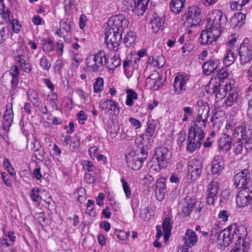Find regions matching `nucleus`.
I'll return each mask as SVG.
<instances>
[{
	"label": "nucleus",
	"mask_w": 252,
	"mask_h": 252,
	"mask_svg": "<svg viewBox=\"0 0 252 252\" xmlns=\"http://www.w3.org/2000/svg\"><path fill=\"white\" fill-rule=\"evenodd\" d=\"M140 153L141 156L139 158L143 161L144 159H147L148 157V148L146 147H142L140 148Z\"/></svg>",
	"instance_id": "nucleus-55"
},
{
	"label": "nucleus",
	"mask_w": 252,
	"mask_h": 252,
	"mask_svg": "<svg viewBox=\"0 0 252 252\" xmlns=\"http://www.w3.org/2000/svg\"><path fill=\"white\" fill-rule=\"evenodd\" d=\"M218 118L216 117L215 118L214 117H212L211 119V121L213 122V130L211 131L210 136L211 137H214L216 135V132L218 131L220 129V122H217ZM220 122V121H219Z\"/></svg>",
	"instance_id": "nucleus-42"
},
{
	"label": "nucleus",
	"mask_w": 252,
	"mask_h": 252,
	"mask_svg": "<svg viewBox=\"0 0 252 252\" xmlns=\"http://www.w3.org/2000/svg\"><path fill=\"white\" fill-rule=\"evenodd\" d=\"M194 201L189 198H186L181 205L179 206L181 210L179 213L183 215V217H187L190 215V212L192 211L194 207Z\"/></svg>",
	"instance_id": "nucleus-25"
},
{
	"label": "nucleus",
	"mask_w": 252,
	"mask_h": 252,
	"mask_svg": "<svg viewBox=\"0 0 252 252\" xmlns=\"http://www.w3.org/2000/svg\"><path fill=\"white\" fill-rule=\"evenodd\" d=\"M87 20L88 19L86 15L84 14L81 15L79 19V26L81 29H83L86 26Z\"/></svg>",
	"instance_id": "nucleus-62"
},
{
	"label": "nucleus",
	"mask_w": 252,
	"mask_h": 252,
	"mask_svg": "<svg viewBox=\"0 0 252 252\" xmlns=\"http://www.w3.org/2000/svg\"><path fill=\"white\" fill-rule=\"evenodd\" d=\"M40 66L44 70H48L51 66V62L45 55H43L40 59Z\"/></svg>",
	"instance_id": "nucleus-39"
},
{
	"label": "nucleus",
	"mask_w": 252,
	"mask_h": 252,
	"mask_svg": "<svg viewBox=\"0 0 252 252\" xmlns=\"http://www.w3.org/2000/svg\"><path fill=\"white\" fill-rule=\"evenodd\" d=\"M151 216L150 209L149 208L142 209L140 214V217L144 221H148L150 220Z\"/></svg>",
	"instance_id": "nucleus-47"
},
{
	"label": "nucleus",
	"mask_w": 252,
	"mask_h": 252,
	"mask_svg": "<svg viewBox=\"0 0 252 252\" xmlns=\"http://www.w3.org/2000/svg\"><path fill=\"white\" fill-rule=\"evenodd\" d=\"M152 60L153 61H155L156 63L155 65L159 68L162 67L165 63V59L163 56L157 57L155 60L154 59V58L152 57Z\"/></svg>",
	"instance_id": "nucleus-52"
},
{
	"label": "nucleus",
	"mask_w": 252,
	"mask_h": 252,
	"mask_svg": "<svg viewBox=\"0 0 252 252\" xmlns=\"http://www.w3.org/2000/svg\"><path fill=\"white\" fill-rule=\"evenodd\" d=\"M232 140V138L229 135L223 134L218 141L220 149L224 153L227 152L230 149Z\"/></svg>",
	"instance_id": "nucleus-23"
},
{
	"label": "nucleus",
	"mask_w": 252,
	"mask_h": 252,
	"mask_svg": "<svg viewBox=\"0 0 252 252\" xmlns=\"http://www.w3.org/2000/svg\"><path fill=\"white\" fill-rule=\"evenodd\" d=\"M188 78L183 75H179L174 78L173 87L174 92L176 94H183L186 90V84Z\"/></svg>",
	"instance_id": "nucleus-16"
},
{
	"label": "nucleus",
	"mask_w": 252,
	"mask_h": 252,
	"mask_svg": "<svg viewBox=\"0 0 252 252\" xmlns=\"http://www.w3.org/2000/svg\"><path fill=\"white\" fill-rule=\"evenodd\" d=\"M250 173L247 169H244L238 173L234 177V183L238 188L249 189L250 186Z\"/></svg>",
	"instance_id": "nucleus-13"
},
{
	"label": "nucleus",
	"mask_w": 252,
	"mask_h": 252,
	"mask_svg": "<svg viewBox=\"0 0 252 252\" xmlns=\"http://www.w3.org/2000/svg\"><path fill=\"white\" fill-rule=\"evenodd\" d=\"M200 13L201 10L197 6L189 7L184 15L185 23L187 26L192 27L199 25L201 22Z\"/></svg>",
	"instance_id": "nucleus-7"
},
{
	"label": "nucleus",
	"mask_w": 252,
	"mask_h": 252,
	"mask_svg": "<svg viewBox=\"0 0 252 252\" xmlns=\"http://www.w3.org/2000/svg\"><path fill=\"white\" fill-rule=\"evenodd\" d=\"M61 33H63V37L66 42H69V39H67L68 35L70 32V21L66 20L64 21H61L60 24Z\"/></svg>",
	"instance_id": "nucleus-30"
},
{
	"label": "nucleus",
	"mask_w": 252,
	"mask_h": 252,
	"mask_svg": "<svg viewBox=\"0 0 252 252\" xmlns=\"http://www.w3.org/2000/svg\"><path fill=\"white\" fill-rule=\"evenodd\" d=\"M155 125L153 121H149L147 123V128L146 130V136L152 137L155 132Z\"/></svg>",
	"instance_id": "nucleus-41"
},
{
	"label": "nucleus",
	"mask_w": 252,
	"mask_h": 252,
	"mask_svg": "<svg viewBox=\"0 0 252 252\" xmlns=\"http://www.w3.org/2000/svg\"><path fill=\"white\" fill-rule=\"evenodd\" d=\"M247 115L249 119L252 121V99L249 100Z\"/></svg>",
	"instance_id": "nucleus-64"
},
{
	"label": "nucleus",
	"mask_w": 252,
	"mask_h": 252,
	"mask_svg": "<svg viewBox=\"0 0 252 252\" xmlns=\"http://www.w3.org/2000/svg\"><path fill=\"white\" fill-rule=\"evenodd\" d=\"M155 158L161 167H166L172 157L171 152L164 147L157 148L155 152Z\"/></svg>",
	"instance_id": "nucleus-12"
},
{
	"label": "nucleus",
	"mask_w": 252,
	"mask_h": 252,
	"mask_svg": "<svg viewBox=\"0 0 252 252\" xmlns=\"http://www.w3.org/2000/svg\"><path fill=\"white\" fill-rule=\"evenodd\" d=\"M150 0H125L123 1V3L126 5L127 8L131 10H133V7L137 10H141L142 12H144L147 8Z\"/></svg>",
	"instance_id": "nucleus-17"
},
{
	"label": "nucleus",
	"mask_w": 252,
	"mask_h": 252,
	"mask_svg": "<svg viewBox=\"0 0 252 252\" xmlns=\"http://www.w3.org/2000/svg\"><path fill=\"white\" fill-rule=\"evenodd\" d=\"M14 56L15 60L19 63H24L27 59L26 56V52L21 48L17 49L14 52Z\"/></svg>",
	"instance_id": "nucleus-33"
},
{
	"label": "nucleus",
	"mask_w": 252,
	"mask_h": 252,
	"mask_svg": "<svg viewBox=\"0 0 252 252\" xmlns=\"http://www.w3.org/2000/svg\"><path fill=\"white\" fill-rule=\"evenodd\" d=\"M183 240L185 245L183 247V249L186 250L196 244L198 241V237L194 231L189 229L185 233Z\"/></svg>",
	"instance_id": "nucleus-18"
},
{
	"label": "nucleus",
	"mask_w": 252,
	"mask_h": 252,
	"mask_svg": "<svg viewBox=\"0 0 252 252\" xmlns=\"http://www.w3.org/2000/svg\"><path fill=\"white\" fill-rule=\"evenodd\" d=\"M28 97L31 100V102L36 107H38L40 104L39 101V95L37 93L33 90H29L28 92Z\"/></svg>",
	"instance_id": "nucleus-36"
},
{
	"label": "nucleus",
	"mask_w": 252,
	"mask_h": 252,
	"mask_svg": "<svg viewBox=\"0 0 252 252\" xmlns=\"http://www.w3.org/2000/svg\"><path fill=\"white\" fill-rule=\"evenodd\" d=\"M12 24L13 31L15 33L19 32L21 29V25L19 24L18 20L16 19H13L12 21Z\"/></svg>",
	"instance_id": "nucleus-56"
},
{
	"label": "nucleus",
	"mask_w": 252,
	"mask_h": 252,
	"mask_svg": "<svg viewBox=\"0 0 252 252\" xmlns=\"http://www.w3.org/2000/svg\"><path fill=\"white\" fill-rule=\"evenodd\" d=\"M204 138L205 137L203 136H200L199 135L192 132L191 130H189L187 150L189 152L192 153L198 149L200 147L202 142Z\"/></svg>",
	"instance_id": "nucleus-9"
},
{
	"label": "nucleus",
	"mask_w": 252,
	"mask_h": 252,
	"mask_svg": "<svg viewBox=\"0 0 252 252\" xmlns=\"http://www.w3.org/2000/svg\"><path fill=\"white\" fill-rule=\"evenodd\" d=\"M243 143L239 141L236 142L233 144V145L235 146L234 152L236 155L241 154L243 149Z\"/></svg>",
	"instance_id": "nucleus-54"
},
{
	"label": "nucleus",
	"mask_w": 252,
	"mask_h": 252,
	"mask_svg": "<svg viewBox=\"0 0 252 252\" xmlns=\"http://www.w3.org/2000/svg\"><path fill=\"white\" fill-rule=\"evenodd\" d=\"M208 93L210 94H214L217 93L219 89L220 85L219 81H217L216 78H212L209 81L208 85Z\"/></svg>",
	"instance_id": "nucleus-31"
},
{
	"label": "nucleus",
	"mask_w": 252,
	"mask_h": 252,
	"mask_svg": "<svg viewBox=\"0 0 252 252\" xmlns=\"http://www.w3.org/2000/svg\"><path fill=\"white\" fill-rule=\"evenodd\" d=\"M220 189V184L217 180H212L208 185L206 191V202L208 205H214L218 199L217 194Z\"/></svg>",
	"instance_id": "nucleus-11"
},
{
	"label": "nucleus",
	"mask_w": 252,
	"mask_h": 252,
	"mask_svg": "<svg viewBox=\"0 0 252 252\" xmlns=\"http://www.w3.org/2000/svg\"><path fill=\"white\" fill-rule=\"evenodd\" d=\"M30 196L32 201L34 202L38 201L40 198L39 189L38 188L32 189L30 192Z\"/></svg>",
	"instance_id": "nucleus-44"
},
{
	"label": "nucleus",
	"mask_w": 252,
	"mask_h": 252,
	"mask_svg": "<svg viewBox=\"0 0 252 252\" xmlns=\"http://www.w3.org/2000/svg\"><path fill=\"white\" fill-rule=\"evenodd\" d=\"M100 106L102 109L104 110L106 112L112 111L115 113H119L120 112V108L118 103L110 99L101 100Z\"/></svg>",
	"instance_id": "nucleus-22"
},
{
	"label": "nucleus",
	"mask_w": 252,
	"mask_h": 252,
	"mask_svg": "<svg viewBox=\"0 0 252 252\" xmlns=\"http://www.w3.org/2000/svg\"><path fill=\"white\" fill-rule=\"evenodd\" d=\"M209 106L205 105L199 107L198 114L193 124L191 126L189 130L199 135L200 136H205V129L209 116Z\"/></svg>",
	"instance_id": "nucleus-3"
},
{
	"label": "nucleus",
	"mask_w": 252,
	"mask_h": 252,
	"mask_svg": "<svg viewBox=\"0 0 252 252\" xmlns=\"http://www.w3.org/2000/svg\"><path fill=\"white\" fill-rule=\"evenodd\" d=\"M219 217L223 221H226L229 217V213L226 210L220 211L219 214Z\"/></svg>",
	"instance_id": "nucleus-59"
},
{
	"label": "nucleus",
	"mask_w": 252,
	"mask_h": 252,
	"mask_svg": "<svg viewBox=\"0 0 252 252\" xmlns=\"http://www.w3.org/2000/svg\"><path fill=\"white\" fill-rule=\"evenodd\" d=\"M63 66V61L62 60H58L56 61L54 64L55 71L57 72H60L61 69Z\"/></svg>",
	"instance_id": "nucleus-61"
},
{
	"label": "nucleus",
	"mask_w": 252,
	"mask_h": 252,
	"mask_svg": "<svg viewBox=\"0 0 252 252\" xmlns=\"http://www.w3.org/2000/svg\"><path fill=\"white\" fill-rule=\"evenodd\" d=\"M121 181L123 184V188L126 194V196L127 197H129L131 195L130 188L129 187V186L128 185L126 181V180L122 178L121 179Z\"/></svg>",
	"instance_id": "nucleus-48"
},
{
	"label": "nucleus",
	"mask_w": 252,
	"mask_h": 252,
	"mask_svg": "<svg viewBox=\"0 0 252 252\" xmlns=\"http://www.w3.org/2000/svg\"><path fill=\"white\" fill-rule=\"evenodd\" d=\"M252 200V189H243L238 192L236 201L238 206L243 208L247 206Z\"/></svg>",
	"instance_id": "nucleus-14"
},
{
	"label": "nucleus",
	"mask_w": 252,
	"mask_h": 252,
	"mask_svg": "<svg viewBox=\"0 0 252 252\" xmlns=\"http://www.w3.org/2000/svg\"><path fill=\"white\" fill-rule=\"evenodd\" d=\"M249 248V242L246 240L235 245L233 252H247Z\"/></svg>",
	"instance_id": "nucleus-37"
},
{
	"label": "nucleus",
	"mask_w": 252,
	"mask_h": 252,
	"mask_svg": "<svg viewBox=\"0 0 252 252\" xmlns=\"http://www.w3.org/2000/svg\"><path fill=\"white\" fill-rule=\"evenodd\" d=\"M106 52L100 50L95 54H91L86 59V68L91 72H97L102 70L104 64Z\"/></svg>",
	"instance_id": "nucleus-4"
},
{
	"label": "nucleus",
	"mask_w": 252,
	"mask_h": 252,
	"mask_svg": "<svg viewBox=\"0 0 252 252\" xmlns=\"http://www.w3.org/2000/svg\"><path fill=\"white\" fill-rule=\"evenodd\" d=\"M219 232L215 234L219 241H222L220 245L222 247H226L231 244L235 245L237 243H242L243 241L248 240L246 237L247 230L243 225H236V224L231 225L226 229L222 230L218 236Z\"/></svg>",
	"instance_id": "nucleus-2"
},
{
	"label": "nucleus",
	"mask_w": 252,
	"mask_h": 252,
	"mask_svg": "<svg viewBox=\"0 0 252 252\" xmlns=\"http://www.w3.org/2000/svg\"><path fill=\"white\" fill-rule=\"evenodd\" d=\"M211 172L213 174H220L223 171L224 167V159L221 156H216L211 162Z\"/></svg>",
	"instance_id": "nucleus-20"
},
{
	"label": "nucleus",
	"mask_w": 252,
	"mask_h": 252,
	"mask_svg": "<svg viewBox=\"0 0 252 252\" xmlns=\"http://www.w3.org/2000/svg\"><path fill=\"white\" fill-rule=\"evenodd\" d=\"M126 158L128 167L133 170H138L142 166L143 160L139 158V155H129L126 157Z\"/></svg>",
	"instance_id": "nucleus-21"
},
{
	"label": "nucleus",
	"mask_w": 252,
	"mask_h": 252,
	"mask_svg": "<svg viewBox=\"0 0 252 252\" xmlns=\"http://www.w3.org/2000/svg\"><path fill=\"white\" fill-rule=\"evenodd\" d=\"M121 64V60L119 57L114 56L110 59H108L106 53V58H104V64L110 70H114Z\"/></svg>",
	"instance_id": "nucleus-29"
},
{
	"label": "nucleus",
	"mask_w": 252,
	"mask_h": 252,
	"mask_svg": "<svg viewBox=\"0 0 252 252\" xmlns=\"http://www.w3.org/2000/svg\"><path fill=\"white\" fill-rule=\"evenodd\" d=\"M186 0H171L170 3L171 10L177 14L183 11L185 8Z\"/></svg>",
	"instance_id": "nucleus-26"
},
{
	"label": "nucleus",
	"mask_w": 252,
	"mask_h": 252,
	"mask_svg": "<svg viewBox=\"0 0 252 252\" xmlns=\"http://www.w3.org/2000/svg\"><path fill=\"white\" fill-rule=\"evenodd\" d=\"M135 40L134 33L132 32H129L124 38V42L126 46H130Z\"/></svg>",
	"instance_id": "nucleus-45"
},
{
	"label": "nucleus",
	"mask_w": 252,
	"mask_h": 252,
	"mask_svg": "<svg viewBox=\"0 0 252 252\" xmlns=\"http://www.w3.org/2000/svg\"><path fill=\"white\" fill-rule=\"evenodd\" d=\"M82 165L84 168L86 169L89 172L93 171L95 169V167L93 163L88 160H83Z\"/></svg>",
	"instance_id": "nucleus-50"
},
{
	"label": "nucleus",
	"mask_w": 252,
	"mask_h": 252,
	"mask_svg": "<svg viewBox=\"0 0 252 252\" xmlns=\"http://www.w3.org/2000/svg\"><path fill=\"white\" fill-rule=\"evenodd\" d=\"M237 54H235L231 50H229L223 58V63L226 66H230L235 61Z\"/></svg>",
	"instance_id": "nucleus-32"
},
{
	"label": "nucleus",
	"mask_w": 252,
	"mask_h": 252,
	"mask_svg": "<svg viewBox=\"0 0 252 252\" xmlns=\"http://www.w3.org/2000/svg\"><path fill=\"white\" fill-rule=\"evenodd\" d=\"M238 97V93L235 91H233L232 92L228 94L226 99L224 102V104L226 106H231L236 102Z\"/></svg>",
	"instance_id": "nucleus-35"
},
{
	"label": "nucleus",
	"mask_w": 252,
	"mask_h": 252,
	"mask_svg": "<svg viewBox=\"0 0 252 252\" xmlns=\"http://www.w3.org/2000/svg\"><path fill=\"white\" fill-rule=\"evenodd\" d=\"M131 63V62L130 61H125L123 63V67L124 68V71L128 78L131 76V74H128V73L127 72L128 69L130 68V65Z\"/></svg>",
	"instance_id": "nucleus-58"
},
{
	"label": "nucleus",
	"mask_w": 252,
	"mask_h": 252,
	"mask_svg": "<svg viewBox=\"0 0 252 252\" xmlns=\"http://www.w3.org/2000/svg\"><path fill=\"white\" fill-rule=\"evenodd\" d=\"M123 32L114 31L112 29H106L105 32V41L111 50L116 51L122 39Z\"/></svg>",
	"instance_id": "nucleus-5"
},
{
	"label": "nucleus",
	"mask_w": 252,
	"mask_h": 252,
	"mask_svg": "<svg viewBox=\"0 0 252 252\" xmlns=\"http://www.w3.org/2000/svg\"><path fill=\"white\" fill-rule=\"evenodd\" d=\"M8 36V30L4 27L0 30V44L2 43Z\"/></svg>",
	"instance_id": "nucleus-49"
},
{
	"label": "nucleus",
	"mask_w": 252,
	"mask_h": 252,
	"mask_svg": "<svg viewBox=\"0 0 252 252\" xmlns=\"http://www.w3.org/2000/svg\"><path fill=\"white\" fill-rule=\"evenodd\" d=\"M167 192V188L165 184L162 181L158 180L157 182L155 190L156 198L159 201H162L165 198Z\"/></svg>",
	"instance_id": "nucleus-24"
},
{
	"label": "nucleus",
	"mask_w": 252,
	"mask_h": 252,
	"mask_svg": "<svg viewBox=\"0 0 252 252\" xmlns=\"http://www.w3.org/2000/svg\"><path fill=\"white\" fill-rule=\"evenodd\" d=\"M11 14V11L8 8H6L3 4L1 12L0 13V15H1V17L4 19L6 22H9L10 20Z\"/></svg>",
	"instance_id": "nucleus-43"
},
{
	"label": "nucleus",
	"mask_w": 252,
	"mask_h": 252,
	"mask_svg": "<svg viewBox=\"0 0 252 252\" xmlns=\"http://www.w3.org/2000/svg\"><path fill=\"white\" fill-rule=\"evenodd\" d=\"M162 227L164 232H170L171 231L172 225L171 224V220L169 217H166L163 220Z\"/></svg>",
	"instance_id": "nucleus-46"
},
{
	"label": "nucleus",
	"mask_w": 252,
	"mask_h": 252,
	"mask_svg": "<svg viewBox=\"0 0 252 252\" xmlns=\"http://www.w3.org/2000/svg\"><path fill=\"white\" fill-rule=\"evenodd\" d=\"M115 234L117 237L120 240H125L126 239V232L122 230H116Z\"/></svg>",
	"instance_id": "nucleus-60"
},
{
	"label": "nucleus",
	"mask_w": 252,
	"mask_h": 252,
	"mask_svg": "<svg viewBox=\"0 0 252 252\" xmlns=\"http://www.w3.org/2000/svg\"><path fill=\"white\" fill-rule=\"evenodd\" d=\"M64 44L62 40H59L56 44V52L59 56L63 55V52Z\"/></svg>",
	"instance_id": "nucleus-53"
},
{
	"label": "nucleus",
	"mask_w": 252,
	"mask_h": 252,
	"mask_svg": "<svg viewBox=\"0 0 252 252\" xmlns=\"http://www.w3.org/2000/svg\"><path fill=\"white\" fill-rule=\"evenodd\" d=\"M42 42L43 50L48 52H51L54 50V42L51 38H47L43 39Z\"/></svg>",
	"instance_id": "nucleus-34"
},
{
	"label": "nucleus",
	"mask_w": 252,
	"mask_h": 252,
	"mask_svg": "<svg viewBox=\"0 0 252 252\" xmlns=\"http://www.w3.org/2000/svg\"><path fill=\"white\" fill-rule=\"evenodd\" d=\"M250 0H232L230 7L232 9L241 10Z\"/></svg>",
	"instance_id": "nucleus-38"
},
{
	"label": "nucleus",
	"mask_w": 252,
	"mask_h": 252,
	"mask_svg": "<svg viewBox=\"0 0 252 252\" xmlns=\"http://www.w3.org/2000/svg\"><path fill=\"white\" fill-rule=\"evenodd\" d=\"M212 18L207 20L206 29L200 35L199 42L201 45H210L216 41L227 24L226 16L221 10H216Z\"/></svg>",
	"instance_id": "nucleus-1"
},
{
	"label": "nucleus",
	"mask_w": 252,
	"mask_h": 252,
	"mask_svg": "<svg viewBox=\"0 0 252 252\" xmlns=\"http://www.w3.org/2000/svg\"><path fill=\"white\" fill-rule=\"evenodd\" d=\"M220 61L214 58L211 59L203 63L202 65L203 72L206 75H210L219 67Z\"/></svg>",
	"instance_id": "nucleus-19"
},
{
	"label": "nucleus",
	"mask_w": 252,
	"mask_h": 252,
	"mask_svg": "<svg viewBox=\"0 0 252 252\" xmlns=\"http://www.w3.org/2000/svg\"><path fill=\"white\" fill-rule=\"evenodd\" d=\"M202 170V164L201 160L193 158L188 165V177L191 181H195L200 177Z\"/></svg>",
	"instance_id": "nucleus-10"
},
{
	"label": "nucleus",
	"mask_w": 252,
	"mask_h": 252,
	"mask_svg": "<svg viewBox=\"0 0 252 252\" xmlns=\"http://www.w3.org/2000/svg\"><path fill=\"white\" fill-rule=\"evenodd\" d=\"M165 22V18L163 14L158 16L156 13L154 19L151 20L152 28L154 30H158L164 27Z\"/></svg>",
	"instance_id": "nucleus-27"
},
{
	"label": "nucleus",
	"mask_w": 252,
	"mask_h": 252,
	"mask_svg": "<svg viewBox=\"0 0 252 252\" xmlns=\"http://www.w3.org/2000/svg\"><path fill=\"white\" fill-rule=\"evenodd\" d=\"M246 16L242 12L236 13L234 16L231 18V22L234 27L240 28L244 24L246 21Z\"/></svg>",
	"instance_id": "nucleus-28"
},
{
	"label": "nucleus",
	"mask_w": 252,
	"mask_h": 252,
	"mask_svg": "<svg viewBox=\"0 0 252 252\" xmlns=\"http://www.w3.org/2000/svg\"><path fill=\"white\" fill-rule=\"evenodd\" d=\"M106 29H112L123 32V30L128 27L129 22L123 15H115L108 19Z\"/></svg>",
	"instance_id": "nucleus-6"
},
{
	"label": "nucleus",
	"mask_w": 252,
	"mask_h": 252,
	"mask_svg": "<svg viewBox=\"0 0 252 252\" xmlns=\"http://www.w3.org/2000/svg\"><path fill=\"white\" fill-rule=\"evenodd\" d=\"M229 76V73L227 71L225 70H220V72L217 74V77L218 78L219 81H220L221 79H225L228 78Z\"/></svg>",
	"instance_id": "nucleus-57"
},
{
	"label": "nucleus",
	"mask_w": 252,
	"mask_h": 252,
	"mask_svg": "<svg viewBox=\"0 0 252 252\" xmlns=\"http://www.w3.org/2000/svg\"><path fill=\"white\" fill-rule=\"evenodd\" d=\"M249 42L248 39H244L239 48L240 61L243 65L250 63L252 60V46Z\"/></svg>",
	"instance_id": "nucleus-8"
},
{
	"label": "nucleus",
	"mask_w": 252,
	"mask_h": 252,
	"mask_svg": "<svg viewBox=\"0 0 252 252\" xmlns=\"http://www.w3.org/2000/svg\"><path fill=\"white\" fill-rule=\"evenodd\" d=\"M22 69L26 73H30L32 69V64L27 62V60L24 63H19Z\"/></svg>",
	"instance_id": "nucleus-51"
},
{
	"label": "nucleus",
	"mask_w": 252,
	"mask_h": 252,
	"mask_svg": "<svg viewBox=\"0 0 252 252\" xmlns=\"http://www.w3.org/2000/svg\"><path fill=\"white\" fill-rule=\"evenodd\" d=\"M159 76L160 74L158 71H154L152 74L147 77L146 81L148 82V81H154L159 78Z\"/></svg>",
	"instance_id": "nucleus-63"
},
{
	"label": "nucleus",
	"mask_w": 252,
	"mask_h": 252,
	"mask_svg": "<svg viewBox=\"0 0 252 252\" xmlns=\"http://www.w3.org/2000/svg\"><path fill=\"white\" fill-rule=\"evenodd\" d=\"M103 88V79L101 77H97L94 83V92L97 93L102 91Z\"/></svg>",
	"instance_id": "nucleus-40"
},
{
	"label": "nucleus",
	"mask_w": 252,
	"mask_h": 252,
	"mask_svg": "<svg viewBox=\"0 0 252 252\" xmlns=\"http://www.w3.org/2000/svg\"><path fill=\"white\" fill-rule=\"evenodd\" d=\"M13 114L12 103L8 102L6 105V111L4 112L2 121V127L5 131H8L11 126Z\"/></svg>",
	"instance_id": "nucleus-15"
}]
</instances>
